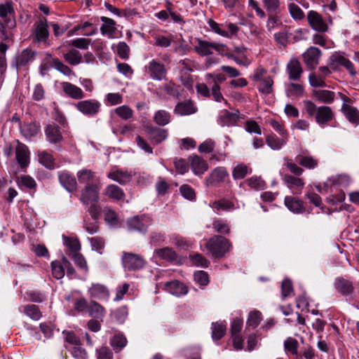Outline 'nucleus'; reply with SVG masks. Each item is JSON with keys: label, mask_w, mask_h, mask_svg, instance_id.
Here are the masks:
<instances>
[{"label": "nucleus", "mask_w": 359, "mask_h": 359, "mask_svg": "<svg viewBox=\"0 0 359 359\" xmlns=\"http://www.w3.org/2000/svg\"><path fill=\"white\" fill-rule=\"evenodd\" d=\"M212 338L214 340L222 339L226 330V323L224 321H219L212 323Z\"/></svg>", "instance_id": "obj_42"}, {"label": "nucleus", "mask_w": 359, "mask_h": 359, "mask_svg": "<svg viewBox=\"0 0 359 359\" xmlns=\"http://www.w3.org/2000/svg\"><path fill=\"white\" fill-rule=\"evenodd\" d=\"M165 289L167 292L177 297L184 295L188 292V287L178 280L167 282L165 284Z\"/></svg>", "instance_id": "obj_29"}, {"label": "nucleus", "mask_w": 359, "mask_h": 359, "mask_svg": "<svg viewBox=\"0 0 359 359\" xmlns=\"http://www.w3.org/2000/svg\"><path fill=\"white\" fill-rule=\"evenodd\" d=\"M76 177L80 184L88 185L95 182H100V177L96 176L95 172L89 169H82L77 172Z\"/></svg>", "instance_id": "obj_30"}, {"label": "nucleus", "mask_w": 359, "mask_h": 359, "mask_svg": "<svg viewBox=\"0 0 359 359\" xmlns=\"http://www.w3.org/2000/svg\"><path fill=\"white\" fill-rule=\"evenodd\" d=\"M128 227L130 231H137L144 232L149 225L148 218L145 217L135 216L129 219L127 222Z\"/></svg>", "instance_id": "obj_21"}, {"label": "nucleus", "mask_w": 359, "mask_h": 359, "mask_svg": "<svg viewBox=\"0 0 359 359\" xmlns=\"http://www.w3.org/2000/svg\"><path fill=\"white\" fill-rule=\"evenodd\" d=\"M191 168L196 175L203 174L208 169V165L202 157L198 155H193L189 157Z\"/></svg>", "instance_id": "obj_22"}, {"label": "nucleus", "mask_w": 359, "mask_h": 359, "mask_svg": "<svg viewBox=\"0 0 359 359\" xmlns=\"http://www.w3.org/2000/svg\"><path fill=\"white\" fill-rule=\"evenodd\" d=\"M59 181L62 186L69 192H73L76 189V180L73 175L67 171H62L59 173Z\"/></svg>", "instance_id": "obj_25"}, {"label": "nucleus", "mask_w": 359, "mask_h": 359, "mask_svg": "<svg viewBox=\"0 0 359 359\" xmlns=\"http://www.w3.org/2000/svg\"><path fill=\"white\" fill-rule=\"evenodd\" d=\"M53 66L57 71L66 76L74 75V73L72 69L67 65H65L58 58H53L52 60Z\"/></svg>", "instance_id": "obj_55"}, {"label": "nucleus", "mask_w": 359, "mask_h": 359, "mask_svg": "<svg viewBox=\"0 0 359 359\" xmlns=\"http://www.w3.org/2000/svg\"><path fill=\"white\" fill-rule=\"evenodd\" d=\"M34 52L31 49H24L15 57V67L17 69L20 67L27 65L29 62L34 60Z\"/></svg>", "instance_id": "obj_31"}, {"label": "nucleus", "mask_w": 359, "mask_h": 359, "mask_svg": "<svg viewBox=\"0 0 359 359\" xmlns=\"http://www.w3.org/2000/svg\"><path fill=\"white\" fill-rule=\"evenodd\" d=\"M147 133L149 137L157 144L161 143L168 137L167 130L156 127H147Z\"/></svg>", "instance_id": "obj_33"}, {"label": "nucleus", "mask_w": 359, "mask_h": 359, "mask_svg": "<svg viewBox=\"0 0 359 359\" xmlns=\"http://www.w3.org/2000/svg\"><path fill=\"white\" fill-rule=\"evenodd\" d=\"M269 14H279L281 12L280 0H262Z\"/></svg>", "instance_id": "obj_46"}, {"label": "nucleus", "mask_w": 359, "mask_h": 359, "mask_svg": "<svg viewBox=\"0 0 359 359\" xmlns=\"http://www.w3.org/2000/svg\"><path fill=\"white\" fill-rule=\"evenodd\" d=\"M20 311L33 320H39L42 317V313L38 306L26 304L20 307Z\"/></svg>", "instance_id": "obj_35"}, {"label": "nucleus", "mask_w": 359, "mask_h": 359, "mask_svg": "<svg viewBox=\"0 0 359 359\" xmlns=\"http://www.w3.org/2000/svg\"><path fill=\"white\" fill-rule=\"evenodd\" d=\"M298 341L292 337H287L284 341V349L287 354L294 355L299 358Z\"/></svg>", "instance_id": "obj_44"}, {"label": "nucleus", "mask_w": 359, "mask_h": 359, "mask_svg": "<svg viewBox=\"0 0 359 359\" xmlns=\"http://www.w3.org/2000/svg\"><path fill=\"white\" fill-rule=\"evenodd\" d=\"M240 112L236 110L235 112H230L226 109L221 111L220 119L223 126H233L236 125L239 118Z\"/></svg>", "instance_id": "obj_37"}, {"label": "nucleus", "mask_w": 359, "mask_h": 359, "mask_svg": "<svg viewBox=\"0 0 359 359\" xmlns=\"http://www.w3.org/2000/svg\"><path fill=\"white\" fill-rule=\"evenodd\" d=\"M289 140V137H278L275 133H271L266 136V144L273 150L281 149Z\"/></svg>", "instance_id": "obj_26"}, {"label": "nucleus", "mask_w": 359, "mask_h": 359, "mask_svg": "<svg viewBox=\"0 0 359 359\" xmlns=\"http://www.w3.org/2000/svg\"><path fill=\"white\" fill-rule=\"evenodd\" d=\"M208 24L210 27V29L215 33L224 36L228 37L229 34L226 32V29L224 28V25L219 24L215 20L212 19H209L208 21Z\"/></svg>", "instance_id": "obj_58"}, {"label": "nucleus", "mask_w": 359, "mask_h": 359, "mask_svg": "<svg viewBox=\"0 0 359 359\" xmlns=\"http://www.w3.org/2000/svg\"><path fill=\"white\" fill-rule=\"evenodd\" d=\"M133 173L132 171L123 169H113L107 174V177L121 185L126 184L132 180Z\"/></svg>", "instance_id": "obj_15"}, {"label": "nucleus", "mask_w": 359, "mask_h": 359, "mask_svg": "<svg viewBox=\"0 0 359 359\" xmlns=\"http://www.w3.org/2000/svg\"><path fill=\"white\" fill-rule=\"evenodd\" d=\"M46 140L52 144H60L63 141L60 127L55 123H48L44 128Z\"/></svg>", "instance_id": "obj_11"}, {"label": "nucleus", "mask_w": 359, "mask_h": 359, "mask_svg": "<svg viewBox=\"0 0 359 359\" xmlns=\"http://www.w3.org/2000/svg\"><path fill=\"white\" fill-rule=\"evenodd\" d=\"M262 320V313L259 311H253L249 313L247 325L252 328L257 327Z\"/></svg>", "instance_id": "obj_56"}, {"label": "nucleus", "mask_w": 359, "mask_h": 359, "mask_svg": "<svg viewBox=\"0 0 359 359\" xmlns=\"http://www.w3.org/2000/svg\"><path fill=\"white\" fill-rule=\"evenodd\" d=\"M30 152L27 145L18 141L15 148V159L22 169H25L29 164Z\"/></svg>", "instance_id": "obj_14"}, {"label": "nucleus", "mask_w": 359, "mask_h": 359, "mask_svg": "<svg viewBox=\"0 0 359 359\" xmlns=\"http://www.w3.org/2000/svg\"><path fill=\"white\" fill-rule=\"evenodd\" d=\"M295 161L302 166L306 169H314L318 166L317 159L309 155L298 154L295 157Z\"/></svg>", "instance_id": "obj_40"}, {"label": "nucleus", "mask_w": 359, "mask_h": 359, "mask_svg": "<svg viewBox=\"0 0 359 359\" xmlns=\"http://www.w3.org/2000/svg\"><path fill=\"white\" fill-rule=\"evenodd\" d=\"M313 95L318 100L325 104H332L335 98L334 92L328 90H315Z\"/></svg>", "instance_id": "obj_41"}, {"label": "nucleus", "mask_w": 359, "mask_h": 359, "mask_svg": "<svg viewBox=\"0 0 359 359\" xmlns=\"http://www.w3.org/2000/svg\"><path fill=\"white\" fill-rule=\"evenodd\" d=\"M156 255L162 259L172 262L176 259L177 255L170 248L166 247L155 250Z\"/></svg>", "instance_id": "obj_48"}, {"label": "nucleus", "mask_w": 359, "mask_h": 359, "mask_svg": "<svg viewBox=\"0 0 359 359\" xmlns=\"http://www.w3.org/2000/svg\"><path fill=\"white\" fill-rule=\"evenodd\" d=\"M321 50L316 47H310L302 55L303 60L310 69H313L319 62Z\"/></svg>", "instance_id": "obj_16"}, {"label": "nucleus", "mask_w": 359, "mask_h": 359, "mask_svg": "<svg viewBox=\"0 0 359 359\" xmlns=\"http://www.w3.org/2000/svg\"><path fill=\"white\" fill-rule=\"evenodd\" d=\"M248 174V167L244 164H238L232 172V176L235 180L243 179Z\"/></svg>", "instance_id": "obj_62"}, {"label": "nucleus", "mask_w": 359, "mask_h": 359, "mask_svg": "<svg viewBox=\"0 0 359 359\" xmlns=\"http://www.w3.org/2000/svg\"><path fill=\"white\" fill-rule=\"evenodd\" d=\"M257 89L262 94L269 95L273 91V80L269 76H265L264 79L258 82Z\"/></svg>", "instance_id": "obj_43"}, {"label": "nucleus", "mask_w": 359, "mask_h": 359, "mask_svg": "<svg viewBox=\"0 0 359 359\" xmlns=\"http://www.w3.org/2000/svg\"><path fill=\"white\" fill-rule=\"evenodd\" d=\"M117 114L123 120H128L133 116V111L127 105H122L114 109Z\"/></svg>", "instance_id": "obj_57"}, {"label": "nucleus", "mask_w": 359, "mask_h": 359, "mask_svg": "<svg viewBox=\"0 0 359 359\" xmlns=\"http://www.w3.org/2000/svg\"><path fill=\"white\" fill-rule=\"evenodd\" d=\"M74 264L85 272L88 271V266L85 257L81 253H73L71 255Z\"/></svg>", "instance_id": "obj_60"}, {"label": "nucleus", "mask_w": 359, "mask_h": 359, "mask_svg": "<svg viewBox=\"0 0 359 359\" xmlns=\"http://www.w3.org/2000/svg\"><path fill=\"white\" fill-rule=\"evenodd\" d=\"M197 108L191 100L180 102L175 108V113L180 116H187L194 114Z\"/></svg>", "instance_id": "obj_32"}, {"label": "nucleus", "mask_w": 359, "mask_h": 359, "mask_svg": "<svg viewBox=\"0 0 359 359\" xmlns=\"http://www.w3.org/2000/svg\"><path fill=\"white\" fill-rule=\"evenodd\" d=\"M328 66L334 71L339 69V67H344L351 74L355 76L356 71L354 67L353 62L348 58L344 56V54L341 52H335L332 54L328 60Z\"/></svg>", "instance_id": "obj_4"}, {"label": "nucleus", "mask_w": 359, "mask_h": 359, "mask_svg": "<svg viewBox=\"0 0 359 359\" xmlns=\"http://www.w3.org/2000/svg\"><path fill=\"white\" fill-rule=\"evenodd\" d=\"M307 20L311 27L318 32H325L328 29V26L321 15L315 11L308 12Z\"/></svg>", "instance_id": "obj_13"}, {"label": "nucleus", "mask_w": 359, "mask_h": 359, "mask_svg": "<svg viewBox=\"0 0 359 359\" xmlns=\"http://www.w3.org/2000/svg\"><path fill=\"white\" fill-rule=\"evenodd\" d=\"M172 38L173 36L172 34H169L167 36L162 34L154 35V45L161 48H167L170 46L171 42L172 41Z\"/></svg>", "instance_id": "obj_53"}, {"label": "nucleus", "mask_w": 359, "mask_h": 359, "mask_svg": "<svg viewBox=\"0 0 359 359\" xmlns=\"http://www.w3.org/2000/svg\"><path fill=\"white\" fill-rule=\"evenodd\" d=\"M231 244L225 237L215 235L210 238L206 243L205 248L215 258H221L230 250Z\"/></svg>", "instance_id": "obj_2"}, {"label": "nucleus", "mask_w": 359, "mask_h": 359, "mask_svg": "<svg viewBox=\"0 0 359 359\" xmlns=\"http://www.w3.org/2000/svg\"><path fill=\"white\" fill-rule=\"evenodd\" d=\"M122 264L125 269L136 271L144 266L145 261L139 255L124 252L122 256Z\"/></svg>", "instance_id": "obj_7"}, {"label": "nucleus", "mask_w": 359, "mask_h": 359, "mask_svg": "<svg viewBox=\"0 0 359 359\" xmlns=\"http://www.w3.org/2000/svg\"><path fill=\"white\" fill-rule=\"evenodd\" d=\"M151 79L157 81H161L165 79L167 75V69L163 63L153 59L145 67Z\"/></svg>", "instance_id": "obj_8"}, {"label": "nucleus", "mask_w": 359, "mask_h": 359, "mask_svg": "<svg viewBox=\"0 0 359 359\" xmlns=\"http://www.w3.org/2000/svg\"><path fill=\"white\" fill-rule=\"evenodd\" d=\"M63 57L68 64L73 66L77 65L82 62V55L81 53L76 49L69 50L64 54Z\"/></svg>", "instance_id": "obj_45"}, {"label": "nucleus", "mask_w": 359, "mask_h": 359, "mask_svg": "<svg viewBox=\"0 0 359 359\" xmlns=\"http://www.w3.org/2000/svg\"><path fill=\"white\" fill-rule=\"evenodd\" d=\"M304 109L309 117L314 118L316 122L322 127L329 125L334 118L332 109L326 105L317 107L310 100L304 101Z\"/></svg>", "instance_id": "obj_1"}, {"label": "nucleus", "mask_w": 359, "mask_h": 359, "mask_svg": "<svg viewBox=\"0 0 359 359\" xmlns=\"http://www.w3.org/2000/svg\"><path fill=\"white\" fill-rule=\"evenodd\" d=\"M341 111L346 119L351 124L359 125V109L353 104H341Z\"/></svg>", "instance_id": "obj_23"}, {"label": "nucleus", "mask_w": 359, "mask_h": 359, "mask_svg": "<svg viewBox=\"0 0 359 359\" xmlns=\"http://www.w3.org/2000/svg\"><path fill=\"white\" fill-rule=\"evenodd\" d=\"M90 316L94 318L102 320L105 315V309L95 301H90L88 305V311Z\"/></svg>", "instance_id": "obj_38"}, {"label": "nucleus", "mask_w": 359, "mask_h": 359, "mask_svg": "<svg viewBox=\"0 0 359 359\" xmlns=\"http://www.w3.org/2000/svg\"><path fill=\"white\" fill-rule=\"evenodd\" d=\"M33 39L38 43H46L48 36V25L46 18H40L34 25Z\"/></svg>", "instance_id": "obj_10"}, {"label": "nucleus", "mask_w": 359, "mask_h": 359, "mask_svg": "<svg viewBox=\"0 0 359 359\" xmlns=\"http://www.w3.org/2000/svg\"><path fill=\"white\" fill-rule=\"evenodd\" d=\"M20 131L26 140H32L41 133V125L36 121L24 122L20 126Z\"/></svg>", "instance_id": "obj_12"}, {"label": "nucleus", "mask_w": 359, "mask_h": 359, "mask_svg": "<svg viewBox=\"0 0 359 359\" xmlns=\"http://www.w3.org/2000/svg\"><path fill=\"white\" fill-rule=\"evenodd\" d=\"M286 72L290 80L298 81L304 71L299 61L296 58H292L286 65Z\"/></svg>", "instance_id": "obj_18"}, {"label": "nucleus", "mask_w": 359, "mask_h": 359, "mask_svg": "<svg viewBox=\"0 0 359 359\" xmlns=\"http://www.w3.org/2000/svg\"><path fill=\"white\" fill-rule=\"evenodd\" d=\"M100 189V182L97 181L95 183L85 185L81 190L80 201L83 205H89L90 202H98Z\"/></svg>", "instance_id": "obj_5"}, {"label": "nucleus", "mask_w": 359, "mask_h": 359, "mask_svg": "<svg viewBox=\"0 0 359 359\" xmlns=\"http://www.w3.org/2000/svg\"><path fill=\"white\" fill-rule=\"evenodd\" d=\"M100 19L103 22L100 27L102 34L107 35L109 38L113 37L116 30V22L113 19L104 16L101 17Z\"/></svg>", "instance_id": "obj_34"}, {"label": "nucleus", "mask_w": 359, "mask_h": 359, "mask_svg": "<svg viewBox=\"0 0 359 359\" xmlns=\"http://www.w3.org/2000/svg\"><path fill=\"white\" fill-rule=\"evenodd\" d=\"M212 226L214 230L219 233L229 234L230 233L229 224L222 219H214Z\"/></svg>", "instance_id": "obj_52"}, {"label": "nucleus", "mask_w": 359, "mask_h": 359, "mask_svg": "<svg viewBox=\"0 0 359 359\" xmlns=\"http://www.w3.org/2000/svg\"><path fill=\"white\" fill-rule=\"evenodd\" d=\"M336 290L344 296L351 294L354 291L353 283L342 277H338L334 280Z\"/></svg>", "instance_id": "obj_24"}, {"label": "nucleus", "mask_w": 359, "mask_h": 359, "mask_svg": "<svg viewBox=\"0 0 359 359\" xmlns=\"http://www.w3.org/2000/svg\"><path fill=\"white\" fill-rule=\"evenodd\" d=\"M64 244L73 253H78L81 250V243L78 238L63 236Z\"/></svg>", "instance_id": "obj_54"}, {"label": "nucleus", "mask_w": 359, "mask_h": 359, "mask_svg": "<svg viewBox=\"0 0 359 359\" xmlns=\"http://www.w3.org/2000/svg\"><path fill=\"white\" fill-rule=\"evenodd\" d=\"M226 80V76L222 73L207 74L205 81L210 89L220 88V85Z\"/></svg>", "instance_id": "obj_36"}, {"label": "nucleus", "mask_w": 359, "mask_h": 359, "mask_svg": "<svg viewBox=\"0 0 359 359\" xmlns=\"http://www.w3.org/2000/svg\"><path fill=\"white\" fill-rule=\"evenodd\" d=\"M74 107L82 114L93 117L100 112L101 103L97 100L88 99L79 101L74 104Z\"/></svg>", "instance_id": "obj_6"}, {"label": "nucleus", "mask_w": 359, "mask_h": 359, "mask_svg": "<svg viewBox=\"0 0 359 359\" xmlns=\"http://www.w3.org/2000/svg\"><path fill=\"white\" fill-rule=\"evenodd\" d=\"M288 10L292 18L296 20L304 19V13L303 11L295 4L290 3L288 4Z\"/></svg>", "instance_id": "obj_63"}, {"label": "nucleus", "mask_w": 359, "mask_h": 359, "mask_svg": "<svg viewBox=\"0 0 359 359\" xmlns=\"http://www.w3.org/2000/svg\"><path fill=\"white\" fill-rule=\"evenodd\" d=\"M332 74L330 67L322 66L318 68V73H311L309 76V82L312 87H326L325 79Z\"/></svg>", "instance_id": "obj_9"}, {"label": "nucleus", "mask_w": 359, "mask_h": 359, "mask_svg": "<svg viewBox=\"0 0 359 359\" xmlns=\"http://www.w3.org/2000/svg\"><path fill=\"white\" fill-rule=\"evenodd\" d=\"M284 203L285 206L295 214H302L305 211L304 202L297 197L285 196Z\"/></svg>", "instance_id": "obj_27"}, {"label": "nucleus", "mask_w": 359, "mask_h": 359, "mask_svg": "<svg viewBox=\"0 0 359 359\" xmlns=\"http://www.w3.org/2000/svg\"><path fill=\"white\" fill-rule=\"evenodd\" d=\"M64 93L74 100H81L85 97L83 90L79 86L67 81L60 83Z\"/></svg>", "instance_id": "obj_17"}, {"label": "nucleus", "mask_w": 359, "mask_h": 359, "mask_svg": "<svg viewBox=\"0 0 359 359\" xmlns=\"http://www.w3.org/2000/svg\"><path fill=\"white\" fill-rule=\"evenodd\" d=\"M268 123L273 128V129L280 135L289 137V133L285 128L283 121H279L274 118L268 120Z\"/></svg>", "instance_id": "obj_49"}, {"label": "nucleus", "mask_w": 359, "mask_h": 359, "mask_svg": "<svg viewBox=\"0 0 359 359\" xmlns=\"http://www.w3.org/2000/svg\"><path fill=\"white\" fill-rule=\"evenodd\" d=\"M104 194L109 198L116 201H122L125 198L123 189L116 184L108 185L104 190Z\"/></svg>", "instance_id": "obj_39"}, {"label": "nucleus", "mask_w": 359, "mask_h": 359, "mask_svg": "<svg viewBox=\"0 0 359 359\" xmlns=\"http://www.w3.org/2000/svg\"><path fill=\"white\" fill-rule=\"evenodd\" d=\"M211 207L217 211H229L236 208L234 203L226 198L215 201L211 205Z\"/></svg>", "instance_id": "obj_47"}, {"label": "nucleus", "mask_w": 359, "mask_h": 359, "mask_svg": "<svg viewBox=\"0 0 359 359\" xmlns=\"http://www.w3.org/2000/svg\"><path fill=\"white\" fill-rule=\"evenodd\" d=\"M196 44L194 46V51L201 56H208L217 51L221 55H228L227 47L223 43L210 42L199 38H196Z\"/></svg>", "instance_id": "obj_3"}, {"label": "nucleus", "mask_w": 359, "mask_h": 359, "mask_svg": "<svg viewBox=\"0 0 359 359\" xmlns=\"http://www.w3.org/2000/svg\"><path fill=\"white\" fill-rule=\"evenodd\" d=\"M91 39L87 38H77L70 41V45L76 48L86 50L91 44Z\"/></svg>", "instance_id": "obj_64"}, {"label": "nucleus", "mask_w": 359, "mask_h": 359, "mask_svg": "<svg viewBox=\"0 0 359 359\" xmlns=\"http://www.w3.org/2000/svg\"><path fill=\"white\" fill-rule=\"evenodd\" d=\"M287 94L290 96H302L304 87L302 85L295 83H290L287 87Z\"/></svg>", "instance_id": "obj_61"}, {"label": "nucleus", "mask_w": 359, "mask_h": 359, "mask_svg": "<svg viewBox=\"0 0 359 359\" xmlns=\"http://www.w3.org/2000/svg\"><path fill=\"white\" fill-rule=\"evenodd\" d=\"M39 161L41 164L48 169L54 168V158L52 154L46 151L38 153Z\"/></svg>", "instance_id": "obj_51"}, {"label": "nucleus", "mask_w": 359, "mask_h": 359, "mask_svg": "<svg viewBox=\"0 0 359 359\" xmlns=\"http://www.w3.org/2000/svg\"><path fill=\"white\" fill-rule=\"evenodd\" d=\"M228 177V172L224 167H218L214 169L210 176L206 178L205 183L207 186L212 185L215 183L222 182Z\"/></svg>", "instance_id": "obj_28"}, {"label": "nucleus", "mask_w": 359, "mask_h": 359, "mask_svg": "<svg viewBox=\"0 0 359 359\" xmlns=\"http://www.w3.org/2000/svg\"><path fill=\"white\" fill-rule=\"evenodd\" d=\"M126 337L121 333L115 334L110 341L111 346L116 351H121L127 344Z\"/></svg>", "instance_id": "obj_50"}, {"label": "nucleus", "mask_w": 359, "mask_h": 359, "mask_svg": "<svg viewBox=\"0 0 359 359\" xmlns=\"http://www.w3.org/2000/svg\"><path fill=\"white\" fill-rule=\"evenodd\" d=\"M283 182L293 194H300L304 187V182L302 178L288 174L284 175Z\"/></svg>", "instance_id": "obj_19"}, {"label": "nucleus", "mask_w": 359, "mask_h": 359, "mask_svg": "<svg viewBox=\"0 0 359 359\" xmlns=\"http://www.w3.org/2000/svg\"><path fill=\"white\" fill-rule=\"evenodd\" d=\"M170 120V115L165 110H158L154 115V121L159 126H165Z\"/></svg>", "instance_id": "obj_59"}, {"label": "nucleus", "mask_w": 359, "mask_h": 359, "mask_svg": "<svg viewBox=\"0 0 359 359\" xmlns=\"http://www.w3.org/2000/svg\"><path fill=\"white\" fill-rule=\"evenodd\" d=\"M88 292L90 297L100 300H108L109 291L107 287L100 283H93L88 288Z\"/></svg>", "instance_id": "obj_20"}]
</instances>
